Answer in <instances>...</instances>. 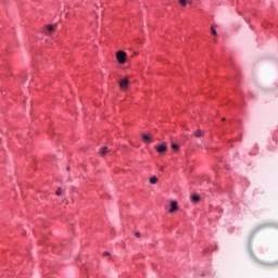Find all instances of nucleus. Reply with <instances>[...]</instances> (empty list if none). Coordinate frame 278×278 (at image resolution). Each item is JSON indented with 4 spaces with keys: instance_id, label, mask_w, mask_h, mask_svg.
I'll return each instance as SVG.
<instances>
[{
    "instance_id": "obj_4",
    "label": "nucleus",
    "mask_w": 278,
    "mask_h": 278,
    "mask_svg": "<svg viewBox=\"0 0 278 278\" xmlns=\"http://www.w3.org/2000/svg\"><path fill=\"white\" fill-rule=\"evenodd\" d=\"M155 149L157 153H166L168 147L166 146V143H162L161 146H156Z\"/></svg>"
},
{
    "instance_id": "obj_3",
    "label": "nucleus",
    "mask_w": 278,
    "mask_h": 278,
    "mask_svg": "<svg viewBox=\"0 0 278 278\" xmlns=\"http://www.w3.org/2000/svg\"><path fill=\"white\" fill-rule=\"evenodd\" d=\"M119 87L122 90H127L129 88V80L127 78H124L119 81Z\"/></svg>"
},
{
    "instance_id": "obj_2",
    "label": "nucleus",
    "mask_w": 278,
    "mask_h": 278,
    "mask_svg": "<svg viewBox=\"0 0 278 278\" xmlns=\"http://www.w3.org/2000/svg\"><path fill=\"white\" fill-rule=\"evenodd\" d=\"M55 29H58V24H50L46 26L43 31L46 36H51Z\"/></svg>"
},
{
    "instance_id": "obj_8",
    "label": "nucleus",
    "mask_w": 278,
    "mask_h": 278,
    "mask_svg": "<svg viewBox=\"0 0 278 278\" xmlns=\"http://www.w3.org/2000/svg\"><path fill=\"white\" fill-rule=\"evenodd\" d=\"M192 203H199L201 201V198L199 195H191Z\"/></svg>"
},
{
    "instance_id": "obj_16",
    "label": "nucleus",
    "mask_w": 278,
    "mask_h": 278,
    "mask_svg": "<svg viewBox=\"0 0 278 278\" xmlns=\"http://www.w3.org/2000/svg\"><path fill=\"white\" fill-rule=\"evenodd\" d=\"M108 255H110V252H104V253H103V256H104V257L108 256Z\"/></svg>"
},
{
    "instance_id": "obj_13",
    "label": "nucleus",
    "mask_w": 278,
    "mask_h": 278,
    "mask_svg": "<svg viewBox=\"0 0 278 278\" xmlns=\"http://www.w3.org/2000/svg\"><path fill=\"white\" fill-rule=\"evenodd\" d=\"M211 34L213 36H217L218 35V33H216V29L214 28V26L211 27Z\"/></svg>"
},
{
    "instance_id": "obj_11",
    "label": "nucleus",
    "mask_w": 278,
    "mask_h": 278,
    "mask_svg": "<svg viewBox=\"0 0 278 278\" xmlns=\"http://www.w3.org/2000/svg\"><path fill=\"white\" fill-rule=\"evenodd\" d=\"M105 153H108V147L101 148L100 155H105Z\"/></svg>"
},
{
    "instance_id": "obj_18",
    "label": "nucleus",
    "mask_w": 278,
    "mask_h": 278,
    "mask_svg": "<svg viewBox=\"0 0 278 278\" xmlns=\"http://www.w3.org/2000/svg\"><path fill=\"white\" fill-rule=\"evenodd\" d=\"M161 170H164V167H161Z\"/></svg>"
},
{
    "instance_id": "obj_12",
    "label": "nucleus",
    "mask_w": 278,
    "mask_h": 278,
    "mask_svg": "<svg viewBox=\"0 0 278 278\" xmlns=\"http://www.w3.org/2000/svg\"><path fill=\"white\" fill-rule=\"evenodd\" d=\"M179 3H180V5L186 8V5L188 4V0H179Z\"/></svg>"
},
{
    "instance_id": "obj_14",
    "label": "nucleus",
    "mask_w": 278,
    "mask_h": 278,
    "mask_svg": "<svg viewBox=\"0 0 278 278\" xmlns=\"http://www.w3.org/2000/svg\"><path fill=\"white\" fill-rule=\"evenodd\" d=\"M62 194V188H59L58 190H56V197H60Z\"/></svg>"
},
{
    "instance_id": "obj_9",
    "label": "nucleus",
    "mask_w": 278,
    "mask_h": 278,
    "mask_svg": "<svg viewBox=\"0 0 278 278\" xmlns=\"http://www.w3.org/2000/svg\"><path fill=\"white\" fill-rule=\"evenodd\" d=\"M150 184H152V186H155V184H157V176H152L150 178Z\"/></svg>"
},
{
    "instance_id": "obj_10",
    "label": "nucleus",
    "mask_w": 278,
    "mask_h": 278,
    "mask_svg": "<svg viewBox=\"0 0 278 278\" xmlns=\"http://www.w3.org/2000/svg\"><path fill=\"white\" fill-rule=\"evenodd\" d=\"M172 149L174 151H179V144L175 143V142H172Z\"/></svg>"
},
{
    "instance_id": "obj_6",
    "label": "nucleus",
    "mask_w": 278,
    "mask_h": 278,
    "mask_svg": "<svg viewBox=\"0 0 278 278\" xmlns=\"http://www.w3.org/2000/svg\"><path fill=\"white\" fill-rule=\"evenodd\" d=\"M179 210V207L177 206V202H172L170 203V210H169V214H173L175 212H177Z\"/></svg>"
},
{
    "instance_id": "obj_17",
    "label": "nucleus",
    "mask_w": 278,
    "mask_h": 278,
    "mask_svg": "<svg viewBox=\"0 0 278 278\" xmlns=\"http://www.w3.org/2000/svg\"><path fill=\"white\" fill-rule=\"evenodd\" d=\"M67 170H71V167H67Z\"/></svg>"
},
{
    "instance_id": "obj_1",
    "label": "nucleus",
    "mask_w": 278,
    "mask_h": 278,
    "mask_svg": "<svg viewBox=\"0 0 278 278\" xmlns=\"http://www.w3.org/2000/svg\"><path fill=\"white\" fill-rule=\"evenodd\" d=\"M116 59L119 64H125L127 62V52L117 51Z\"/></svg>"
},
{
    "instance_id": "obj_15",
    "label": "nucleus",
    "mask_w": 278,
    "mask_h": 278,
    "mask_svg": "<svg viewBox=\"0 0 278 278\" xmlns=\"http://www.w3.org/2000/svg\"><path fill=\"white\" fill-rule=\"evenodd\" d=\"M136 238H140V232H135Z\"/></svg>"
},
{
    "instance_id": "obj_7",
    "label": "nucleus",
    "mask_w": 278,
    "mask_h": 278,
    "mask_svg": "<svg viewBox=\"0 0 278 278\" xmlns=\"http://www.w3.org/2000/svg\"><path fill=\"white\" fill-rule=\"evenodd\" d=\"M195 138H203V136H205V131L198 129L193 132Z\"/></svg>"
},
{
    "instance_id": "obj_5",
    "label": "nucleus",
    "mask_w": 278,
    "mask_h": 278,
    "mask_svg": "<svg viewBox=\"0 0 278 278\" xmlns=\"http://www.w3.org/2000/svg\"><path fill=\"white\" fill-rule=\"evenodd\" d=\"M141 138H142L143 142H146L147 144L153 142V137H151V136H149L147 134H142Z\"/></svg>"
}]
</instances>
